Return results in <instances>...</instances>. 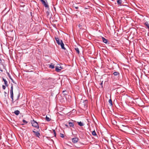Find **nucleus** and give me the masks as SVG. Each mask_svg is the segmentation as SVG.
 Here are the masks:
<instances>
[{"label": "nucleus", "mask_w": 149, "mask_h": 149, "mask_svg": "<svg viewBox=\"0 0 149 149\" xmlns=\"http://www.w3.org/2000/svg\"><path fill=\"white\" fill-rule=\"evenodd\" d=\"M55 39L56 42L59 45H60L61 47H64V45L62 40H60L58 37H55Z\"/></svg>", "instance_id": "obj_1"}, {"label": "nucleus", "mask_w": 149, "mask_h": 149, "mask_svg": "<svg viewBox=\"0 0 149 149\" xmlns=\"http://www.w3.org/2000/svg\"><path fill=\"white\" fill-rule=\"evenodd\" d=\"M31 123L33 126L37 128L38 129L39 128L38 123L36 121H35L34 120H33V121H32Z\"/></svg>", "instance_id": "obj_2"}, {"label": "nucleus", "mask_w": 149, "mask_h": 149, "mask_svg": "<svg viewBox=\"0 0 149 149\" xmlns=\"http://www.w3.org/2000/svg\"><path fill=\"white\" fill-rule=\"evenodd\" d=\"M101 38L102 39V40L103 42L104 43L107 44H109V42L108 40L103 37H101Z\"/></svg>", "instance_id": "obj_3"}, {"label": "nucleus", "mask_w": 149, "mask_h": 149, "mask_svg": "<svg viewBox=\"0 0 149 149\" xmlns=\"http://www.w3.org/2000/svg\"><path fill=\"white\" fill-rule=\"evenodd\" d=\"M62 68L61 66H56L55 68V70L57 72H60Z\"/></svg>", "instance_id": "obj_4"}, {"label": "nucleus", "mask_w": 149, "mask_h": 149, "mask_svg": "<svg viewBox=\"0 0 149 149\" xmlns=\"http://www.w3.org/2000/svg\"><path fill=\"white\" fill-rule=\"evenodd\" d=\"M10 98L12 99V102L13 103V91H10Z\"/></svg>", "instance_id": "obj_5"}, {"label": "nucleus", "mask_w": 149, "mask_h": 149, "mask_svg": "<svg viewBox=\"0 0 149 149\" xmlns=\"http://www.w3.org/2000/svg\"><path fill=\"white\" fill-rule=\"evenodd\" d=\"M33 132L36 136L38 137H39L40 136V133L38 132H36L35 131H33Z\"/></svg>", "instance_id": "obj_6"}, {"label": "nucleus", "mask_w": 149, "mask_h": 149, "mask_svg": "<svg viewBox=\"0 0 149 149\" xmlns=\"http://www.w3.org/2000/svg\"><path fill=\"white\" fill-rule=\"evenodd\" d=\"M68 123L69 126L71 127H72L73 128L74 127V123L70 121V120H69L68 121Z\"/></svg>", "instance_id": "obj_7"}, {"label": "nucleus", "mask_w": 149, "mask_h": 149, "mask_svg": "<svg viewBox=\"0 0 149 149\" xmlns=\"http://www.w3.org/2000/svg\"><path fill=\"white\" fill-rule=\"evenodd\" d=\"M78 140V139L77 138H74L72 139V142L74 143H77Z\"/></svg>", "instance_id": "obj_8"}, {"label": "nucleus", "mask_w": 149, "mask_h": 149, "mask_svg": "<svg viewBox=\"0 0 149 149\" xmlns=\"http://www.w3.org/2000/svg\"><path fill=\"white\" fill-rule=\"evenodd\" d=\"M2 79L3 81H4V84L7 87L8 86V82L6 80V79H4V78H3Z\"/></svg>", "instance_id": "obj_9"}, {"label": "nucleus", "mask_w": 149, "mask_h": 149, "mask_svg": "<svg viewBox=\"0 0 149 149\" xmlns=\"http://www.w3.org/2000/svg\"><path fill=\"white\" fill-rule=\"evenodd\" d=\"M122 2V0H117V2L118 4L120 6H121Z\"/></svg>", "instance_id": "obj_10"}, {"label": "nucleus", "mask_w": 149, "mask_h": 149, "mask_svg": "<svg viewBox=\"0 0 149 149\" xmlns=\"http://www.w3.org/2000/svg\"><path fill=\"white\" fill-rule=\"evenodd\" d=\"M49 68H54V65L53 63H52L49 65Z\"/></svg>", "instance_id": "obj_11"}, {"label": "nucleus", "mask_w": 149, "mask_h": 149, "mask_svg": "<svg viewBox=\"0 0 149 149\" xmlns=\"http://www.w3.org/2000/svg\"><path fill=\"white\" fill-rule=\"evenodd\" d=\"M14 113L16 115H18L20 113V112L19 111L17 110L15 111Z\"/></svg>", "instance_id": "obj_12"}, {"label": "nucleus", "mask_w": 149, "mask_h": 149, "mask_svg": "<svg viewBox=\"0 0 149 149\" xmlns=\"http://www.w3.org/2000/svg\"><path fill=\"white\" fill-rule=\"evenodd\" d=\"M113 74L114 76H119L120 74V73L119 72H116L113 73Z\"/></svg>", "instance_id": "obj_13"}, {"label": "nucleus", "mask_w": 149, "mask_h": 149, "mask_svg": "<svg viewBox=\"0 0 149 149\" xmlns=\"http://www.w3.org/2000/svg\"><path fill=\"white\" fill-rule=\"evenodd\" d=\"M145 25L149 29V24L148 22H146L144 23Z\"/></svg>", "instance_id": "obj_14"}, {"label": "nucleus", "mask_w": 149, "mask_h": 149, "mask_svg": "<svg viewBox=\"0 0 149 149\" xmlns=\"http://www.w3.org/2000/svg\"><path fill=\"white\" fill-rule=\"evenodd\" d=\"M77 123L78 125L80 126H83L84 125V124L81 122H77Z\"/></svg>", "instance_id": "obj_15"}, {"label": "nucleus", "mask_w": 149, "mask_h": 149, "mask_svg": "<svg viewBox=\"0 0 149 149\" xmlns=\"http://www.w3.org/2000/svg\"><path fill=\"white\" fill-rule=\"evenodd\" d=\"M109 103L110 104V105L111 106H112V105H113L112 102V100L111 99H110L109 100Z\"/></svg>", "instance_id": "obj_16"}, {"label": "nucleus", "mask_w": 149, "mask_h": 149, "mask_svg": "<svg viewBox=\"0 0 149 149\" xmlns=\"http://www.w3.org/2000/svg\"><path fill=\"white\" fill-rule=\"evenodd\" d=\"M75 49L76 51L78 54H79V48L78 47H76L75 48Z\"/></svg>", "instance_id": "obj_17"}, {"label": "nucleus", "mask_w": 149, "mask_h": 149, "mask_svg": "<svg viewBox=\"0 0 149 149\" xmlns=\"http://www.w3.org/2000/svg\"><path fill=\"white\" fill-rule=\"evenodd\" d=\"M92 134L94 136H95L97 135V134L96 133L95 130L93 131L92 132Z\"/></svg>", "instance_id": "obj_18"}, {"label": "nucleus", "mask_w": 149, "mask_h": 149, "mask_svg": "<svg viewBox=\"0 0 149 149\" xmlns=\"http://www.w3.org/2000/svg\"><path fill=\"white\" fill-rule=\"evenodd\" d=\"M46 120L47 121H49L51 120V119L46 116Z\"/></svg>", "instance_id": "obj_19"}, {"label": "nucleus", "mask_w": 149, "mask_h": 149, "mask_svg": "<svg viewBox=\"0 0 149 149\" xmlns=\"http://www.w3.org/2000/svg\"><path fill=\"white\" fill-rule=\"evenodd\" d=\"M112 123L114 125H116L117 123L116 122L115 120H113V121H112Z\"/></svg>", "instance_id": "obj_20"}, {"label": "nucleus", "mask_w": 149, "mask_h": 149, "mask_svg": "<svg viewBox=\"0 0 149 149\" xmlns=\"http://www.w3.org/2000/svg\"><path fill=\"white\" fill-rule=\"evenodd\" d=\"M22 121L24 124H27L28 123L27 121L24 119L22 120Z\"/></svg>", "instance_id": "obj_21"}, {"label": "nucleus", "mask_w": 149, "mask_h": 149, "mask_svg": "<svg viewBox=\"0 0 149 149\" xmlns=\"http://www.w3.org/2000/svg\"><path fill=\"white\" fill-rule=\"evenodd\" d=\"M66 90L63 91V93L64 95H67V93H66Z\"/></svg>", "instance_id": "obj_22"}, {"label": "nucleus", "mask_w": 149, "mask_h": 149, "mask_svg": "<svg viewBox=\"0 0 149 149\" xmlns=\"http://www.w3.org/2000/svg\"><path fill=\"white\" fill-rule=\"evenodd\" d=\"M13 85H12L11 87V89L10 90V91H13Z\"/></svg>", "instance_id": "obj_23"}, {"label": "nucleus", "mask_w": 149, "mask_h": 149, "mask_svg": "<svg viewBox=\"0 0 149 149\" xmlns=\"http://www.w3.org/2000/svg\"><path fill=\"white\" fill-rule=\"evenodd\" d=\"M73 7H74L75 9L77 10L79 8V7L77 6H73Z\"/></svg>", "instance_id": "obj_24"}, {"label": "nucleus", "mask_w": 149, "mask_h": 149, "mask_svg": "<svg viewBox=\"0 0 149 149\" xmlns=\"http://www.w3.org/2000/svg\"><path fill=\"white\" fill-rule=\"evenodd\" d=\"M53 132L54 133V136L55 137L56 136V132L55 130H53Z\"/></svg>", "instance_id": "obj_25"}, {"label": "nucleus", "mask_w": 149, "mask_h": 149, "mask_svg": "<svg viewBox=\"0 0 149 149\" xmlns=\"http://www.w3.org/2000/svg\"><path fill=\"white\" fill-rule=\"evenodd\" d=\"M2 88L4 90L6 89V86L3 85L2 86Z\"/></svg>", "instance_id": "obj_26"}, {"label": "nucleus", "mask_w": 149, "mask_h": 149, "mask_svg": "<svg viewBox=\"0 0 149 149\" xmlns=\"http://www.w3.org/2000/svg\"><path fill=\"white\" fill-rule=\"evenodd\" d=\"M61 137L62 138H63L64 137V135L63 134H61Z\"/></svg>", "instance_id": "obj_27"}, {"label": "nucleus", "mask_w": 149, "mask_h": 149, "mask_svg": "<svg viewBox=\"0 0 149 149\" xmlns=\"http://www.w3.org/2000/svg\"><path fill=\"white\" fill-rule=\"evenodd\" d=\"M65 126L67 128H68L69 127V126L67 124H65Z\"/></svg>", "instance_id": "obj_28"}, {"label": "nucleus", "mask_w": 149, "mask_h": 149, "mask_svg": "<svg viewBox=\"0 0 149 149\" xmlns=\"http://www.w3.org/2000/svg\"><path fill=\"white\" fill-rule=\"evenodd\" d=\"M61 48L62 49H64L65 50L66 49V48H65V47H61Z\"/></svg>", "instance_id": "obj_29"}, {"label": "nucleus", "mask_w": 149, "mask_h": 149, "mask_svg": "<svg viewBox=\"0 0 149 149\" xmlns=\"http://www.w3.org/2000/svg\"><path fill=\"white\" fill-rule=\"evenodd\" d=\"M19 95H20L19 94L18 95V96H17V100H18V99L19 98Z\"/></svg>", "instance_id": "obj_30"}, {"label": "nucleus", "mask_w": 149, "mask_h": 149, "mask_svg": "<svg viewBox=\"0 0 149 149\" xmlns=\"http://www.w3.org/2000/svg\"><path fill=\"white\" fill-rule=\"evenodd\" d=\"M11 49L12 50H13L12 49H10L9 50V51L10 52H11V50L10 49Z\"/></svg>", "instance_id": "obj_31"}, {"label": "nucleus", "mask_w": 149, "mask_h": 149, "mask_svg": "<svg viewBox=\"0 0 149 149\" xmlns=\"http://www.w3.org/2000/svg\"><path fill=\"white\" fill-rule=\"evenodd\" d=\"M4 93L5 95H6L7 94V93L6 92H4Z\"/></svg>", "instance_id": "obj_32"}, {"label": "nucleus", "mask_w": 149, "mask_h": 149, "mask_svg": "<svg viewBox=\"0 0 149 149\" xmlns=\"http://www.w3.org/2000/svg\"><path fill=\"white\" fill-rule=\"evenodd\" d=\"M9 77H10V79L11 80V79H12V78L9 75Z\"/></svg>", "instance_id": "obj_33"}, {"label": "nucleus", "mask_w": 149, "mask_h": 149, "mask_svg": "<svg viewBox=\"0 0 149 149\" xmlns=\"http://www.w3.org/2000/svg\"><path fill=\"white\" fill-rule=\"evenodd\" d=\"M0 71L2 72L3 71V70L1 69H0Z\"/></svg>", "instance_id": "obj_34"}, {"label": "nucleus", "mask_w": 149, "mask_h": 149, "mask_svg": "<svg viewBox=\"0 0 149 149\" xmlns=\"http://www.w3.org/2000/svg\"><path fill=\"white\" fill-rule=\"evenodd\" d=\"M11 80H12V81H13V79H11Z\"/></svg>", "instance_id": "obj_35"}, {"label": "nucleus", "mask_w": 149, "mask_h": 149, "mask_svg": "<svg viewBox=\"0 0 149 149\" xmlns=\"http://www.w3.org/2000/svg\"><path fill=\"white\" fill-rule=\"evenodd\" d=\"M67 52V50H66V51H65V53H66V52Z\"/></svg>", "instance_id": "obj_36"}, {"label": "nucleus", "mask_w": 149, "mask_h": 149, "mask_svg": "<svg viewBox=\"0 0 149 149\" xmlns=\"http://www.w3.org/2000/svg\"><path fill=\"white\" fill-rule=\"evenodd\" d=\"M12 82L14 83H15L14 81H12Z\"/></svg>", "instance_id": "obj_37"}, {"label": "nucleus", "mask_w": 149, "mask_h": 149, "mask_svg": "<svg viewBox=\"0 0 149 149\" xmlns=\"http://www.w3.org/2000/svg\"><path fill=\"white\" fill-rule=\"evenodd\" d=\"M143 48L146 50H147L144 47H143Z\"/></svg>", "instance_id": "obj_38"}, {"label": "nucleus", "mask_w": 149, "mask_h": 149, "mask_svg": "<svg viewBox=\"0 0 149 149\" xmlns=\"http://www.w3.org/2000/svg\"><path fill=\"white\" fill-rule=\"evenodd\" d=\"M100 84H101V85H102V83H101Z\"/></svg>", "instance_id": "obj_39"}, {"label": "nucleus", "mask_w": 149, "mask_h": 149, "mask_svg": "<svg viewBox=\"0 0 149 149\" xmlns=\"http://www.w3.org/2000/svg\"><path fill=\"white\" fill-rule=\"evenodd\" d=\"M8 49H9V47H8Z\"/></svg>", "instance_id": "obj_40"}, {"label": "nucleus", "mask_w": 149, "mask_h": 149, "mask_svg": "<svg viewBox=\"0 0 149 149\" xmlns=\"http://www.w3.org/2000/svg\"><path fill=\"white\" fill-rule=\"evenodd\" d=\"M10 47V48H13V47Z\"/></svg>", "instance_id": "obj_41"}, {"label": "nucleus", "mask_w": 149, "mask_h": 149, "mask_svg": "<svg viewBox=\"0 0 149 149\" xmlns=\"http://www.w3.org/2000/svg\"><path fill=\"white\" fill-rule=\"evenodd\" d=\"M35 129H34V131H35Z\"/></svg>", "instance_id": "obj_42"}, {"label": "nucleus", "mask_w": 149, "mask_h": 149, "mask_svg": "<svg viewBox=\"0 0 149 149\" xmlns=\"http://www.w3.org/2000/svg\"><path fill=\"white\" fill-rule=\"evenodd\" d=\"M149 48V47H148V49Z\"/></svg>", "instance_id": "obj_43"}]
</instances>
